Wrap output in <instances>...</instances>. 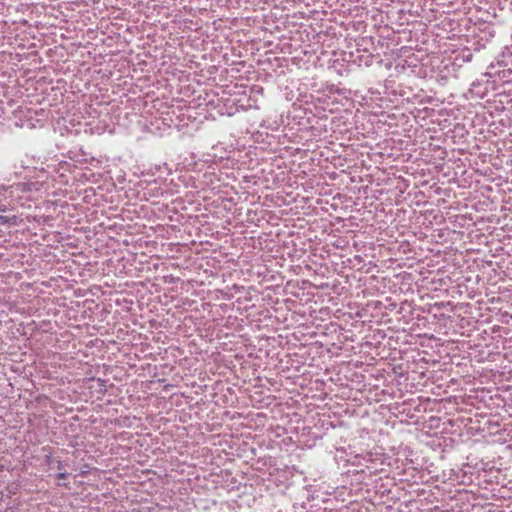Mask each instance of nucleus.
<instances>
[{"instance_id": "obj_1", "label": "nucleus", "mask_w": 512, "mask_h": 512, "mask_svg": "<svg viewBox=\"0 0 512 512\" xmlns=\"http://www.w3.org/2000/svg\"><path fill=\"white\" fill-rule=\"evenodd\" d=\"M57 478L61 479V480L66 479L67 478V473L61 472V473H59L57 475Z\"/></svg>"}]
</instances>
